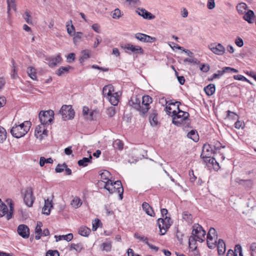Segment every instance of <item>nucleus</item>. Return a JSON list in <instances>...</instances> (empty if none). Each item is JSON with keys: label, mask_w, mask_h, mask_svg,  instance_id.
Masks as SVG:
<instances>
[{"label": "nucleus", "mask_w": 256, "mask_h": 256, "mask_svg": "<svg viewBox=\"0 0 256 256\" xmlns=\"http://www.w3.org/2000/svg\"><path fill=\"white\" fill-rule=\"evenodd\" d=\"M255 16L254 12L252 10H248L243 16V18L248 22L249 24H252L254 22Z\"/></svg>", "instance_id": "obj_20"}, {"label": "nucleus", "mask_w": 256, "mask_h": 256, "mask_svg": "<svg viewBox=\"0 0 256 256\" xmlns=\"http://www.w3.org/2000/svg\"><path fill=\"white\" fill-rule=\"evenodd\" d=\"M204 160L206 162H208L209 164H212L214 166V168L216 170H218L220 166L219 164L216 161V159L214 158L210 157V158L206 159L204 158Z\"/></svg>", "instance_id": "obj_31"}, {"label": "nucleus", "mask_w": 256, "mask_h": 256, "mask_svg": "<svg viewBox=\"0 0 256 256\" xmlns=\"http://www.w3.org/2000/svg\"><path fill=\"white\" fill-rule=\"evenodd\" d=\"M52 202L50 201L48 199L44 200V206L42 208V213L48 216L50 212V209L52 208Z\"/></svg>", "instance_id": "obj_23"}, {"label": "nucleus", "mask_w": 256, "mask_h": 256, "mask_svg": "<svg viewBox=\"0 0 256 256\" xmlns=\"http://www.w3.org/2000/svg\"><path fill=\"white\" fill-rule=\"evenodd\" d=\"M204 90L208 96H210L212 95L215 92V85L212 84H210L204 88Z\"/></svg>", "instance_id": "obj_28"}, {"label": "nucleus", "mask_w": 256, "mask_h": 256, "mask_svg": "<svg viewBox=\"0 0 256 256\" xmlns=\"http://www.w3.org/2000/svg\"><path fill=\"white\" fill-rule=\"evenodd\" d=\"M66 166H67V165L66 163H64L63 164H59L56 166V167L55 169V171L56 173L62 172L64 170V168H66Z\"/></svg>", "instance_id": "obj_50"}, {"label": "nucleus", "mask_w": 256, "mask_h": 256, "mask_svg": "<svg viewBox=\"0 0 256 256\" xmlns=\"http://www.w3.org/2000/svg\"><path fill=\"white\" fill-rule=\"evenodd\" d=\"M237 10L239 13L243 14L244 10H246V4L244 3H240L236 7Z\"/></svg>", "instance_id": "obj_54"}, {"label": "nucleus", "mask_w": 256, "mask_h": 256, "mask_svg": "<svg viewBox=\"0 0 256 256\" xmlns=\"http://www.w3.org/2000/svg\"><path fill=\"white\" fill-rule=\"evenodd\" d=\"M207 238H218V235L216 234V230L214 228H210L207 235Z\"/></svg>", "instance_id": "obj_44"}, {"label": "nucleus", "mask_w": 256, "mask_h": 256, "mask_svg": "<svg viewBox=\"0 0 256 256\" xmlns=\"http://www.w3.org/2000/svg\"><path fill=\"white\" fill-rule=\"evenodd\" d=\"M182 218L188 222H190L192 220V216L189 214L188 212H184L182 214Z\"/></svg>", "instance_id": "obj_61"}, {"label": "nucleus", "mask_w": 256, "mask_h": 256, "mask_svg": "<svg viewBox=\"0 0 256 256\" xmlns=\"http://www.w3.org/2000/svg\"><path fill=\"white\" fill-rule=\"evenodd\" d=\"M142 208L148 215L151 216H154L155 214L152 208L148 203L144 202L142 204Z\"/></svg>", "instance_id": "obj_24"}, {"label": "nucleus", "mask_w": 256, "mask_h": 256, "mask_svg": "<svg viewBox=\"0 0 256 256\" xmlns=\"http://www.w3.org/2000/svg\"><path fill=\"white\" fill-rule=\"evenodd\" d=\"M216 243V238H207V245L210 248L213 249L216 248L217 245Z\"/></svg>", "instance_id": "obj_38"}, {"label": "nucleus", "mask_w": 256, "mask_h": 256, "mask_svg": "<svg viewBox=\"0 0 256 256\" xmlns=\"http://www.w3.org/2000/svg\"><path fill=\"white\" fill-rule=\"evenodd\" d=\"M210 66L208 64H202L200 66V70L204 72H207L210 70Z\"/></svg>", "instance_id": "obj_64"}, {"label": "nucleus", "mask_w": 256, "mask_h": 256, "mask_svg": "<svg viewBox=\"0 0 256 256\" xmlns=\"http://www.w3.org/2000/svg\"><path fill=\"white\" fill-rule=\"evenodd\" d=\"M208 48L214 54L218 56L223 55L226 52L225 48L220 43H212Z\"/></svg>", "instance_id": "obj_11"}, {"label": "nucleus", "mask_w": 256, "mask_h": 256, "mask_svg": "<svg viewBox=\"0 0 256 256\" xmlns=\"http://www.w3.org/2000/svg\"><path fill=\"white\" fill-rule=\"evenodd\" d=\"M32 126L30 121L26 120L20 124H16L11 128L10 133L13 137L18 138L24 136Z\"/></svg>", "instance_id": "obj_1"}, {"label": "nucleus", "mask_w": 256, "mask_h": 256, "mask_svg": "<svg viewBox=\"0 0 256 256\" xmlns=\"http://www.w3.org/2000/svg\"><path fill=\"white\" fill-rule=\"evenodd\" d=\"M43 129V126H42L40 125H38L36 126L34 132V136L37 138H40V139L42 138V132Z\"/></svg>", "instance_id": "obj_39"}, {"label": "nucleus", "mask_w": 256, "mask_h": 256, "mask_svg": "<svg viewBox=\"0 0 256 256\" xmlns=\"http://www.w3.org/2000/svg\"><path fill=\"white\" fill-rule=\"evenodd\" d=\"M24 19L26 21V22L28 24H30L32 23V21L31 20V16L30 14V12L28 10H26L24 14Z\"/></svg>", "instance_id": "obj_57"}, {"label": "nucleus", "mask_w": 256, "mask_h": 256, "mask_svg": "<svg viewBox=\"0 0 256 256\" xmlns=\"http://www.w3.org/2000/svg\"><path fill=\"white\" fill-rule=\"evenodd\" d=\"M48 61V65L50 67H54L58 64H60L62 58L60 54H58L56 57H52L47 60Z\"/></svg>", "instance_id": "obj_19"}, {"label": "nucleus", "mask_w": 256, "mask_h": 256, "mask_svg": "<svg viewBox=\"0 0 256 256\" xmlns=\"http://www.w3.org/2000/svg\"><path fill=\"white\" fill-rule=\"evenodd\" d=\"M188 137L194 142H197L199 140V136L198 132L196 130H192L188 134Z\"/></svg>", "instance_id": "obj_34"}, {"label": "nucleus", "mask_w": 256, "mask_h": 256, "mask_svg": "<svg viewBox=\"0 0 256 256\" xmlns=\"http://www.w3.org/2000/svg\"><path fill=\"white\" fill-rule=\"evenodd\" d=\"M8 4V11L7 12L10 14V9L14 10V11L16 10V0H6Z\"/></svg>", "instance_id": "obj_33"}, {"label": "nucleus", "mask_w": 256, "mask_h": 256, "mask_svg": "<svg viewBox=\"0 0 256 256\" xmlns=\"http://www.w3.org/2000/svg\"><path fill=\"white\" fill-rule=\"evenodd\" d=\"M12 67H13V70L12 72V74H11V77L13 79H15L17 77V72H16V66H15V62H14V60H12Z\"/></svg>", "instance_id": "obj_58"}, {"label": "nucleus", "mask_w": 256, "mask_h": 256, "mask_svg": "<svg viewBox=\"0 0 256 256\" xmlns=\"http://www.w3.org/2000/svg\"><path fill=\"white\" fill-rule=\"evenodd\" d=\"M135 38L142 42H146V34H142V33H137L135 34Z\"/></svg>", "instance_id": "obj_51"}, {"label": "nucleus", "mask_w": 256, "mask_h": 256, "mask_svg": "<svg viewBox=\"0 0 256 256\" xmlns=\"http://www.w3.org/2000/svg\"><path fill=\"white\" fill-rule=\"evenodd\" d=\"M218 252L219 255L222 256L226 252V244L222 239H219L218 244Z\"/></svg>", "instance_id": "obj_22"}, {"label": "nucleus", "mask_w": 256, "mask_h": 256, "mask_svg": "<svg viewBox=\"0 0 256 256\" xmlns=\"http://www.w3.org/2000/svg\"><path fill=\"white\" fill-rule=\"evenodd\" d=\"M82 55L79 59L80 62L81 64H82L86 60L90 58V54L86 50H82Z\"/></svg>", "instance_id": "obj_47"}, {"label": "nucleus", "mask_w": 256, "mask_h": 256, "mask_svg": "<svg viewBox=\"0 0 256 256\" xmlns=\"http://www.w3.org/2000/svg\"><path fill=\"white\" fill-rule=\"evenodd\" d=\"M90 232V229L86 226H81L78 230V234L84 236H88Z\"/></svg>", "instance_id": "obj_32"}, {"label": "nucleus", "mask_w": 256, "mask_h": 256, "mask_svg": "<svg viewBox=\"0 0 256 256\" xmlns=\"http://www.w3.org/2000/svg\"><path fill=\"white\" fill-rule=\"evenodd\" d=\"M42 226V224L40 222H37V224L35 229V238L37 240H38L40 238V234L42 232V230L41 228V227Z\"/></svg>", "instance_id": "obj_30"}, {"label": "nucleus", "mask_w": 256, "mask_h": 256, "mask_svg": "<svg viewBox=\"0 0 256 256\" xmlns=\"http://www.w3.org/2000/svg\"><path fill=\"white\" fill-rule=\"evenodd\" d=\"M152 102V98L146 95L142 97V101L141 100L142 109L140 110V116L145 118L147 116V112L150 109V104Z\"/></svg>", "instance_id": "obj_6"}, {"label": "nucleus", "mask_w": 256, "mask_h": 256, "mask_svg": "<svg viewBox=\"0 0 256 256\" xmlns=\"http://www.w3.org/2000/svg\"><path fill=\"white\" fill-rule=\"evenodd\" d=\"M6 138V130L2 126H0V143H2Z\"/></svg>", "instance_id": "obj_41"}, {"label": "nucleus", "mask_w": 256, "mask_h": 256, "mask_svg": "<svg viewBox=\"0 0 256 256\" xmlns=\"http://www.w3.org/2000/svg\"><path fill=\"white\" fill-rule=\"evenodd\" d=\"M58 238L59 240H64L67 242H70L73 238V234L70 233L66 235L59 236Z\"/></svg>", "instance_id": "obj_46"}, {"label": "nucleus", "mask_w": 256, "mask_h": 256, "mask_svg": "<svg viewBox=\"0 0 256 256\" xmlns=\"http://www.w3.org/2000/svg\"><path fill=\"white\" fill-rule=\"evenodd\" d=\"M104 188L108 190L110 193L117 192L119 194L120 200L123 198L124 188L120 180L114 182L112 180L104 182Z\"/></svg>", "instance_id": "obj_2"}, {"label": "nucleus", "mask_w": 256, "mask_h": 256, "mask_svg": "<svg viewBox=\"0 0 256 256\" xmlns=\"http://www.w3.org/2000/svg\"><path fill=\"white\" fill-rule=\"evenodd\" d=\"M66 26L67 27V32L68 33L70 36H72V32L74 31L75 28L74 26L72 24V20H70V21L66 22Z\"/></svg>", "instance_id": "obj_40"}, {"label": "nucleus", "mask_w": 256, "mask_h": 256, "mask_svg": "<svg viewBox=\"0 0 256 256\" xmlns=\"http://www.w3.org/2000/svg\"><path fill=\"white\" fill-rule=\"evenodd\" d=\"M17 231L18 234L24 238H28L30 236V228L26 225H19Z\"/></svg>", "instance_id": "obj_15"}, {"label": "nucleus", "mask_w": 256, "mask_h": 256, "mask_svg": "<svg viewBox=\"0 0 256 256\" xmlns=\"http://www.w3.org/2000/svg\"><path fill=\"white\" fill-rule=\"evenodd\" d=\"M82 249L81 246L80 244H70V250H75L76 252H80Z\"/></svg>", "instance_id": "obj_63"}, {"label": "nucleus", "mask_w": 256, "mask_h": 256, "mask_svg": "<svg viewBox=\"0 0 256 256\" xmlns=\"http://www.w3.org/2000/svg\"><path fill=\"white\" fill-rule=\"evenodd\" d=\"M177 108L178 110V112H176V110H174L172 112V118H183V116H184L185 114H189L188 112H184L182 110H180L179 108V104L177 105Z\"/></svg>", "instance_id": "obj_25"}, {"label": "nucleus", "mask_w": 256, "mask_h": 256, "mask_svg": "<svg viewBox=\"0 0 256 256\" xmlns=\"http://www.w3.org/2000/svg\"><path fill=\"white\" fill-rule=\"evenodd\" d=\"M126 2L130 6H138L141 4V2L140 0H126Z\"/></svg>", "instance_id": "obj_56"}, {"label": "nucleus", "mask_w": 256, "mask_h": 256, "mask_svg": "<svg viewBox=\"0 0 256 256\" xmlns=\"http://www.w3.org/2000/svg\"><path fill=\"white\" fill-rule=\"evenodd\" d=\"M157 224L160 228V234L164 235L171 226L172 221L170 217L166 216L163 218H159L157 220Z\"/></svg>", "instance_id": "obj_4"}, {"label": "nucleus", "mask_w": 256, "mask_h": 256, "mask_svg": "<svg viewBox=\"0 0 256 256\" xmlns=\"http://www.w3.org/2000/svg\"><path fill=\"white\" fill-rule=\"evenodd\" d=\"M113 146L115 149L122 150L124 148V143L122 140L119 139H117L114 141L113 143Z\"/></svg>", "instance_id": "obj_37"}, {"label": "nucleus", "mask_w": 256, "mask_h": 256, "mask_svg": "<svg viewBox=\"0 0 256 256\" xmlns=\"http://www.w3.org/2000/svg\"><path fill=\"white\" fill-rule=\"evenodd\" d=\"M46 256H60L57 250H48Z\"/></svg>", "instance_id": "obj_60"}, {"label": "nucleus", "mask_w": 256, "mask_h": 256, "mask_svg": "<svg viewBox=\"0 0 256 256\" xmlns=\"http://www.w3.org/2000/svg\"><path fill=\"white\" fill-rule=\"evenodd\" d=\"M40 121L42 126L51 124L54 119V112L52 110L40 111L38 114Z\"/></svg>", "instance_id": "obj_3"}, {"label": "nucleus", "mask_w": 256, "mask_h": 256, "mask_svg": "<svg viewBox=\"0 0 256 256\" xmlns=\"http://www.w3.org/2000/svg\"><path fill=\"white\" fill-rule=\"evenodd\" d=\"M53 160L51 158H45L42 156L40 159V166H43L46 163L47 164H52Z\"/></svg>", "instance_id": "obj_43"}, {"label": "nucleus", "mask_w": 256, "mask_h": 256, "mask_svg": "<svg viewBox=\"0 0 256 256\" xmlns=\"http://www.w3.org/2000/svg\"><path fill=\"white\" fill-rule=\"evenodd\" d=\"M124 49L126 52L129 54L132 53L134 54H144L143 49L140 46H134L131 44H126Z\"/></svg>", "instance_id": "obj_12"}, {"label": "nucleus", "mask_w": 256, "mask_h": 256, "mask_svg": "<svg viewBox=\"0 0 256 256\" xmlns=\"http://www.w3.org/2000/svg\"><path fill=\"white\" fill-rule=\"evenodd\" d=\"M112 16L113 18H119L122 16V12L120 9L116 8L112 12Z\"/></svg>", "instance_id": "obj_55"}, {"label": "nucleus", "mask_w": 256, "mask_h": 256, "mask_svg": "<svg viewBox=\"0 0 256 256\" xmlns=\"http://www.w3.org/2000/svg\"><path fill=\"white\" fill-rule=\"evenodd\" d=\"M80 198H76L72 200V204L76 208L80 207L82 205V202Z\"/></svg>", "instance_id": "obj_62"}, {"label": "nucleus", "mask_w": 256, "mask_h": 256, "mask_svg": "<svg viewBox=\"0 0 256 256\" xmlns=\"http://www.w3.org/2000/svg\"><path fill=\"white\" fill-rule=\"evenodd\" d=\"M106 114L110 118L114 116L116 114V108L114 106H110L106 110Z\"/></svg>", "instance_id": "obj_48"}, {"label": "nucleus", "mask_w": 256, "mask_h": 256, "mask_svg": "<svg viewBox=\"0 0 256 256\" xmlns=\"http://www.w3.org/2000/svg\"><path fill=\"white\" fill-rule=\"evenodd\" d=\"M101 249L103 251L110 252L112 249V242H103L101 245Z\"/></svg>", "instance_id": "obj_42"}, {"label": "nucleus", "mask_w": 256, "mask_h": 256, "mask_svg": "<svg viewBox=\"0 0 256 256\" xmlns=\"http://www.w3.org/2000/svg\"><path fill=\"white\" fill-rule=\"evenodd\" d=\"M128 104L134 109L139 112L140 115V110L142 109L140 96L138 95H133L128 102Z\"/></svg>", "instance_id": "obj_13"}, {"label": "nucleus", "mask_w": 256, "mask_h": 256, "mask_svg": "<svg viewBox=\"0 0 256 256\" xmlns=\"http://www.w3.org/2000/svg\"><path fill=\"white\" fill-rule=\"evenodd\" d=\"M222 75V70H218L217 71V73L214 74L210 78H208V80L209 81H212L215 78H219Z\"/></svg>", "instance_id": "obj_52"}, {"label": "nucleus", "mask_w": 256, "mask_h": 256, "mask_svg": "<svg viewBox=\"0 0 256 256\" xmlns=\"http://www.w3.org/2000/svg\"><path fill=\"white\" fill-rule=\"evenodd\" d=\"M82 36L83 34L82 32H76L74 33L73 40L75 45L78 44L80 42Z\"/></svg>", "instance_id": "obj_36"}, {"label": "nucleus", "mask_w": 256, "mask_h": 256, "mask_svg": "<svg viewBox=\"0 0 256 256\" xmlns=\"http://www.w3.org/2000/svg\"><path fill=\"white\" fill-rule=\"evenodd\" d=\"M100 178L104 180H106L107 181L110 180L109 178L111 176L110 173L106 170H104L103 172L100 174Z\"/></svg>", "instance_id": "obj_45"}, {"label": "nucleus", "mask_w": 256, "mask_h": 256, "mask_svg": "<svg viewBox=\"0 0 256 256\" xmlns=\"http://www.w3.org/2000/svg\"><path fill=\"white\" fill-rule=\"evenodd\" d=\"M216 154L212 148V144H204L202 147L201 156L202 158L208 159L211 157L212 154Z\"/></svg>", "instance_id": "obj_14"}, {"label": "nucleus", "mask_w": 256, "mask_h": 256, "mask_svg": "<svg viewBox=\"0 0 256 256\" xmlns=\"http://www.w3.org/2000/svg\"><path fill=\"white\" fill-rule=\"evenodd\" d=\"M189 116V114H185L184 116H183V118H181L178 119L172 118V124L177 126L188 128L190 124V120L188 118Z\"/></svg>", "instance_id": "obj_10"}, {"label": "nucleus", "mask_w": 256, "mask_h": 256, "mask_svg": "<svg viewBox=\"0 0 256 256\" xmlns=\"http://www.w3.org/2000/svg\"><path fill=\"white\" fill-rule=\"evenodd\" d=\"M206 232L198 224H194L192 226V235L194 236L198 241L202 242L205 239Z\"/></svg>", "instance_id": "obj_5"}, {"label": "nucleus", "mask_w": 256, "mask_h": 256, "mask_svg": "<svg viewBox=\"0 0 256 256\" xmlns=\"http://www.w3.org/2000/svg\"><path fill=\"white\" fill-rule=\"evenodd\" d=\"M226 256H243L241 246L239 244H236L234 250L231 249L228 250Z\"/></svg>", "instance_id": "obj_18"}, {"label": "nucleus", "mask_w": 256, "mask_h": 256, "mask_svg": "<svg viewBox=\"0 0 256 256\" xmlns=\"http://www.w3.org/2000/svg\"><path fill=\"white\" fill-rule=\"evenodd\" d=\"M184 62H188L190 63L196 64H198L200 63V62L198 61L196 58H186L184 60Z\"/></svg>", "instance_id": "obj_59"}, {"label": "nucleus", "mask_w": 256, "mask_h": 256, "mask_svg": "<svg viewBox=\"0 0 256 256\" xmlns=\"http://www.w3.org/2000/svg\"><path fill=\"white\" fill-rule=\"evenodd\" d=\"M27 72L32 80H36V70L34 68L31 66L28 67Z\"/></svg>", "instance_id": "obj_35"}, {"label": "nucleus", "mask_w": 256, "mask_h": 256, "mask_svg": "<svg viewBox=\"0 0 256 256\" xmlns=\"http://www.w3.org/2000/svg\"><path fill=\"white\" fill-rule=\"evenodd\" d=\"M73 68L70 66H60L56 72V74L58 76H62L69 72L70 70H72Z\"/></svg>", "instance_id": "obj_21"}, {"label": "nucleus", "mask_w": 256, "mask_h": 256, "mask_svg": "<svg viewBox=\"0 0 256 256\" xmlns=\"http://www.w3.org/2000/svg\"><path fill=\"white\" fill-rule=\"evenodd\" d=\"M136 12L139 15L142 16L146 20H153L155 18V16L152 14L150 12L147 11L144 8H138L136 10Z\"/></svg>", "instance_id": "obj_16"}, {"label": "nucleus", "mask_w": 256, "mask_h": 256, "mask_svg": "<svg viewBox=\"0 0 256 256\" xmlns=\"http://www.w3.org/2000/svg\"><path fill=\"white\" fill-rule=\"evenodd\" d=\"M112 91H114V88L112 86H106L103 88L102 94L106 98H107L112 94Z\"/></svg>", "instance_id": "obj_29"}, {"label": "nucleus", "mask_w": 256, "mask_h": 256, "mask_svg": "<svg viewBox=\"0 0 256 256\" xmlns=\"http://www.w3.org/2000/svg\"><path fill=\"white\" fill-rule=\"evenodd\" d=\"M212 148L216 153L217 150H220L221 148H225V146H222V144L218 141L214 142V144H212Z\"/></svg>", "instance_id": "obj_53"}, {"label": "nucleus", "mask_w": 256, "mask_h": 256, "mask_svg": "<svg viewBox=\"0 0 256 256\" xmlns=\"http://www.w3.org/2000/svg\"><path fill=\"white\" fill-rule=\"evenodd\" d=\"M60 113L62 114V118L64 120L73 118L75 114L72 106L67 105H63L62 106L60 110Z\"/></svg>", "instance_id": "obj_7"}, {"label": "nucleus", "mask_w": 256, "mask_h": 256, "mask_svg": "<svg viewBox=\"0 0 256 256\" xmlns=\"http://www.w3.org/2000/svg\"><path fill=\"white\" fill-rule=\"evenodd\" d=\"M110 103L114 106H116L118 102V95L116 92L112 94L106 98Z\"/></svg>", "instance_id": "obj_27"}, {"label": "nucleus", "mask_w": 256, "mask_h": 256, "mask_svg": "<svg viewBox=\"0 0 256 256\" xmlns=\"http://www.w3.org/2000/svg\"><path fill=\"white\" fill-rule=\"evenodd\" d=\"M35 197L33 195L32 189L31 187L26 188L24 195V201L28 207H32L33 205Z\"/></svg>", "instance_id": "obj_8"}, {"label": "nucleus", "mask_w": 256, "mask_h": 256, "mask_svg": "<svg viewBox=\"0 0 256 256\" xmlns=\"http://www.w3.org/2000/svg\"><path fill=\"white\" fill-rule=\"evenodd\" d=\"M92 157L91 155L88 158H83L82 160L78 161V164L79 166L83 167L86 166L88 164H90L92 162Z\"/></svg>", "instance_id": "obj_26"}, {"label": "nucleus", "mask_w": 256, "mask_h": 256, "mask_svg": "<svg viewBox=\"0 0 256 256\" xmlns=\"http://www.w3.org/2000/svg\"><path fill=\"white\" fill-rule=\"evenodd\" d=\"M222 74H224V73L226 72H235L237 73L238 72V70L236 69H235L232 68L230 67H224L222 68Z\"/></svg>", "instance_id": "obj_49"}, {"label": "nucleus", "mask_w": 256, "mask_h": 256, "mask_svg": "<svg viewBox=\"0 0 256 256\" xmlns=\"http://www.w3.org/2000/svg\"><path fill=\"white\" fill-rule=\"evenodd\" d=\"M158 116L157 110L154 108L152 109L149 116V121L152 126H156L158 125Z\"/></svg>", "instance_id": "obj_17"}, {"label": "nucleus", "mask_w": 256, "mask_h": 256, "mask_svg": "<svg viewBox=\"0 0 256 256\" xmlns=\"http://www.w3.org/2000/svg\"><path fill=\"white\" fill-rule=\"evenodd\" d=\"M10 211L8 212L7 206L2 202L0 198V217H2L6 214V217L8 220H9L12 218L14 210V204L12 203H10Z\"/></svg>", "instance_id": "obj_9"}]
</instances>
